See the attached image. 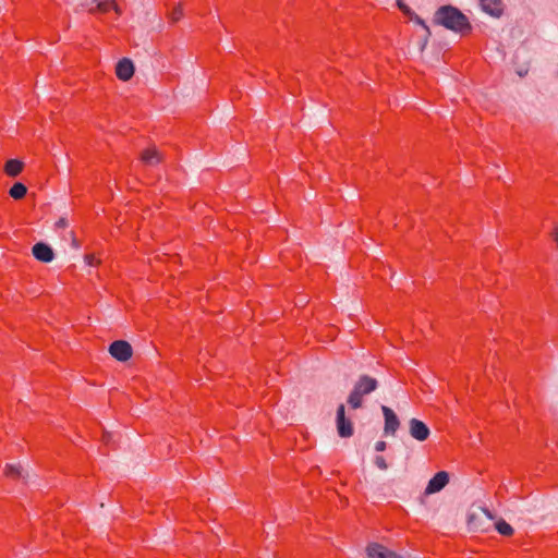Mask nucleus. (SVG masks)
Returning <instances> with one entry per match:
<instances>
[{"label": "nucleus", "mask_w": 558, "mask_h": 558, "mask_svg": "<svg viewBox=\"0 0 558 558\" xmlns=\"http://www.w3.org/2000/svg\"><path fill=\"white\" fill-rule=\"evenodd\" d=\"M68 227V221L65 218H60L57 222H56V228L60 229V228H66Z\"/></svg>", "instance_id": "22"}, {"label": "nucleus", "mask_w": 558, "mask_h": 558, "mask_svg": "<svg viewBox=\"0 0 558 558\" xmlns=\"http://www.w3.org/2000/svg\"><path fill=\"white\" fill-rule=\"evenodd\" d=\"M415 22H416L417 24H420L421 26H423V27L426 29V32L429 34V28H428V26L425 24V22H424L421 17L415 16Z\"/></svg>", "instance_id": "23"}, {"label": "nucleus", "mask_w": 558, "mask_h": 558, "mask_svg": "<svg viewBox=\"0 0 558 558\" xmlns=\"http://www.w3.org/2000/svg\"><path fill=\"white\" fill-rule=\"evenodd\" d=\"M409 433L417 441H425L430 435L428 426L423 421L414 417L409 421Z\"/></svg>", "instance_id": "5"}, {"label": "nucleus", "mask_w": 558, "mask_h": 558, "mask_svg": "<svg viewBox=\"0 0 558 558\" xmlns=\"http://www.w3.org/2000/svg\"><path fill=\"white\" fill-rule=\"evenodd\" d=\"M484 12L492 16L499 17L504 12V3L501 0H478Z\"/></svg>", "instance_id": "11"}, {"label": "nucleus", "mask_w": 558, "mask_h": 558, "mask_svg": "<svg viewBox=\"0 0 558 558\" xmlns=\"http://www.w3.org/2000/svg\"><path fill=\"white\" fill-rule=\"evenodd\" d=\"M33 255L37 260L43 263H50L54 257L52 248L49 245L41 242L36 243L33 246Z\"/></svg>", "instance_id": "10"}, {"label": "nucleus", "mask_w": 558, "mask_h": 558, "mask_svg": "<svg viewBox=\"0 0 558 558\" xmlns=\"http://www.w3.org/2000/svg\"><path fill=\"white\" fill-rule=\"evenodd\" d=\"M385 418L384 432L386 435H395L400 426V421L396 413L387 405H381Z\"/></svg>", "instance_id": "8"}, {"label": "nucleus", "mask_w": 558, "mask_h": 558, "mask_svg": "<svg viewBox=\"0 0 558 558\" xmlns=\"http://www.w3.org/2000/svg\"><path fill=\"white\" fill-rule=\"evenodd\" d=\"M24 163L19 159H10L4 165V172L9 177H17L23 170Z\"/></svg>", "instance_id": "13"}, {"label": "nucleus", "mask_w": 558, "mask_h": 558, "mask_svg": "<svg viewBox=\"0 0 558 558\" xmlns=\"http://www.w3.org/2000/svg\"><path fill=\"white\" fill-rule=\"evenodd\" d=\"M22 470L20 464H7L4 469V474L10 478H17L21 476Z\"/></svg>", "instance_id": "16"}, {"label": "nucleus", "mask_w": 558, "mask_h": 558, "mask_svg": "<svg viewBox=\"0 0 558 558\" xmlns=\"http://www.w3.org/2000/svg\"><path fill=\"white\" fill-rule=\"evenodd\" d=\"M496 530L504 536H510L513 534L512 526L504 520L496 522Z\"/></svg>", "instance_id": "17"}, {"label": "nucleus", "mask_w": 558, "mask_h": 558, "mask_svg": "<svg viewBox=\"0 0 558 558\" xmlns=\"http://www.w3.org/2000/svg\"><path fill=\"white\" fill-rule=\"evenodd\" d=\"M386 447H387V444L384 440H379L375 445V450L380 452V451L386 450Z\"/></svg>", "instance_id": "20"}, {"label": "nucleus", "mask_w": 558, "mask_h": 558, "mask_svg": "<svg viewBox=\"0 0 558 558\" xmlns=\"http://www.w3.org/2000/svg\"><path fill=\"white\" fill-rule=\"evenodd\" d=\"M183 17V8L181 4H178L172 9L169 14V19L172 23L179 22Z\"/></svg>", "instance_id": "18"}, {"label": "nucleus", "mask_w": 558, "mask_h": 558, "mask_svg": "<svg viewBox=\"0 0 558 558\" xmlns=\"http://www.w3.org/2000/svg\"><path fill=\"white\" fill-rule=\"evenodd\" d=\"M337 432L340 437L348 438L353 435V425L352 422L345 417V408L344 404H340L337 409Z\"/></svg>", "instance_id": "3"}, {"label": "nucleus", "mask_w": 558, "mask_h": 558, "mask_svg": "<svg viewBox=\"0 0 558 558\" xmlns=\"http://www.w3.org/2000/svg\"><path fill=\"white\" fill-rule=\"evenodd\" d=\"M141 161L146 166H155L160 162V156L155 147H149L141 154Z\"/></svg>", "instance_id": "12"}, {"label": "nucleus", "mask_w": 558, "mask_h": 558, "mask_svg": "<svg viewBox=\"0 0 558 558\" xmlns=\"http://www.w3.org/2000/svg\"><path fill=\"white\" fill-rule=\"evenodd\" d=\"M97 8L100 12H104V13L113 10V11H116L117 14H120V9H119L118 4L112 0L99 1L97 4Z\"/></svg>", "instance_id": "15"}, {"label": "nucleus", "mask_w": 558, "mask_h": 558, "mask_svg": "<svg viewBox=\"0 0 558 558\" xmlns=\"http://www.w3.org/2000/svg\"><path fill=\"white\" fill-rule=\"evenodd\" d=\"M374 462H375L376 466H377L378 469H380V470H387V468H388V464H387V462H386L385 458H384V457H381V456H377V457L375 458V461H374Z\"/></svg>", "instance_id": "19"}, {"label": "nucleus", "mask_w": 558, "mask_h": 558, "mask_svg": "<svg viewBox=\"0 0 558 558\" xmlns=\"http://www.w3.org/2000/svg\"><path fill=\"white\" fill-rule=\"evenodd\" d=\"M449 483V474L446 471L437 472L428 482L425 495L440 492Z\"/></svg>", "instance_id": "6"}, {"label": "nucleus", "mask_w": 558, "mask_h": 558, "mask_svg": "<svg viewBox=\"0 0 558 558\" xmlns=\"http://www.w3.org/2000/svg\"><path fill=\"white\" fill-rule=\"evenodd\" d=\"M85 258L89 266H96L98 263V260L96 259V257L94 255H87Z\"/></svg>", "instance_id": "21"}, {"label": "nucleus", "mask_w": 558, "mask_h": 558, "mask_svg": "<svg viewBox=\"0 0 558 558\" xmlns=\"http://www.w3.org/2000/svg\"><path fill=\"white\" fill-rule=\"evenodd\" d=\"M109 353L118 361L125 362L131 359L133 350L129 342L124 340L113 341L109 347Z\"/></svg>", "instance_id": "4"}, {"label": "nucleus", "mask_w": 558, "mask_h": 558, "mask_svg": "<svg viewBox=\"0 0 558 558\" xmlns=\"http://www.w3.org/2000/svg\"><path fill=\"white\" fill-rule=\"evenodd\" d=\"M116 75L119 80L126 82L134 75V64L128 59H121L116 65Z\"/></svg>", "instance_id": "9"}, {"label": "nucleus", "mask_w": 558, "mask_h": 558, "mask_svg": "<svg viewBox=\"0 0 558 558\" xmlns=\"http://www.w3.org/2000/svg\"><path fill=\"white\" fill-rule=\"evenodd\" d=\"M26 193L27 187L21 182L14 183L9 191L10 196L14 199H22Z\"/></svg>", "instance_id": "14"}, {"label": "nucleus", "mask_w": 558, "mask_h": 558, "mask_svg": "<svg viewBox=\"0 0 558 558\" xmlns=\"http://www.w3.org/2000/svg\"><path fill=\"white\" fill-rule=\"evenodd\" d=\"M366 554L368 558H403L401 555L378 543L369 544L366 547Z\"/></svg>", "instance_id": "7"}, {"label": "nucleus", "mask_w": 558, "mask_h": 558, "mask_svg": "<svg viewBox=\"0 0 558 558\" xmlns=\"http://www.w3.org/2000/svg\"><path fill=\"white\" fill-rule=\"evenodd\" d=\"M377 386L378 383L375 378L367 375L361 376L349 395V405L354 410L361 408L363 404V397L376 390Z\"/></svg>", "instance_id": "2"}, {"label": "nucleus", "mask_w": 558, "mask_h": 558, "mask_svg": "<svg viewBox=\"0 0 558 558\" xmlns=\"http://www.w3.org/2000/svg\"><path fill=\"white\" fill-rule=\"evenodd\" d=\"M434 22L460 34H466L471 31L469 19L460 10L451 5L440 7L435 13Z\"/></svg>", "instance_id": "1"}]
</instances>
